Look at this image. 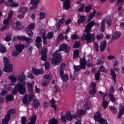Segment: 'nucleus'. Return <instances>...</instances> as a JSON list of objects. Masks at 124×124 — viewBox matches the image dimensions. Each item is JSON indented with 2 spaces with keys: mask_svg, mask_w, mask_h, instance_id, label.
Listing matches in <instances>:
<instances>
[{
  "mask_svg": "<svg viewBox=\"0 0 124 124\" xmlns=\"http://www.w3.org/2000/svg\"><path fill=\"white\" fill-rule=\"evenodd\" d=\"M47 48L42 49L40 53L41 55V60L45 62L47 60Z\"/></svg>",
  "mask_w": 124,
  "mask_h": 124,
  "instance_id": "nucleus-11",
  "label": "nucleus"
},
{
  "mask_svg": "<svg viewBox=\"0 0 124 124\" xmlns=\"http://www.w3.org/2000/svg\"><path fill=\"white\" fill-rule=\"evenodd\" d=\"M0 52L3 54L6 52V47L3 45H0Z\"/></svg>",
  "mask_w": 124,
  "mask_h": 124,
  "instance_id": "nucleus-32",
  "label": "nucleus"
},
{
  "mask_svg": "<svg viewBox=\"0 0 124 124\" xmlns=\"http://www.w3.org/2000/svg\"><path fill=\"white\" fill-rule=\"evenodd\" d=\"M54 93H59L60 92V87L58 86H54Z\"/></svg>",
  "mask_w": 124,
  "mask_h": 124,
  "instance_id": "nucleus-54",
  "label": "nucleus"
},
{
  "mask_svg": "<svg viewBox=\"0 0 124 124\" xmlns=\"http://www.w3.org/2000/svg\"><path fill=\"white\" fill-rule=\"evenodd\" d=\"M104 64V61L101 60V58H99L97 60V62L96 63V65H102Z\"/></svg>",
  "mask_w": 124,
  "mask_h": 124,
  "instance_id": "nucleus-34",
  "label": "nucleus"
},
{
  "mask_svg": "<svg viewBox=\"0 0 124 124\" xmlns=\"http://www.w3.org/2000/svg\"><path fill=\"white\" fill-rule=\"evenodd\" d=\"M100 72L98 71L95 75V79L96 81H98L100 78Z\"/></svg>",
  "mask_w": 124,
  "mask_h": 124,
  "instance_id": "nucleus-46",
  "label": "nucleus"
},
{
  "mask_svg": "<svg viewBox=\"0 0 124 124\" xmlns=\"http://www.w3.org/2000/svg\"><path fill=\"white\" fill-rule=\"evenodd\" d=\"M109 108L113 114H117V109L115 107L109 106Z\"/></svg>",
  "mask_w": 124,
  "mask_h": 124,
  "instance_id": "nucleus-43",
  "label": "nucleus"
},
{
  "mask_svg": "<svg viewBox=\"0 0 124 124\" xmlns=\"http://www.w3.org/2000/svg\"><path fill=\"white\" fill-rule=\"evenodd\" d=\"M73 68L75 70V71H76V72H79L80 71V70H84L86 69V67H84V66H82L81 64L78 65H74L73 67Z\"/></svg>",
  "mask_w": 124,
  "mask_h": 124,
  "instance_id": "nucleus-18",
  "label": "nucleus"
},
{
  "mask_svg": "<svg viewBox=\"0 0 124 124\" xmlns=\"http://www.w3.org/2000/svg\"><path fill=\"white\" fill-rule=\"evenodd\" d=\"M59 122L55 117H52L48 122V124H58Z\"/></svg>",
  "mask_w": 124,
  "mask_h": 124,
  "instance_id": "nucleus-26",
  "label": "nucleus"
},
{
  "mask_svg": "<svg viewBox=\"0 0 124 124\" xmlns=\"http://www.w3.org/2000/svg\"><path fill=\"white\" fill-rule=\"evenodd\" d=\"M15 48L16 51L17 52V53H22V52H23V50L25 49V46L22 44L16 45Z\"/></svg>",
  "mask_w": 124,
  "mask_h": 124,
  "instance_id": "nucleus-14",
  "label": "nucleus"
},
{
  "mask_svg": "<svg viewBox=\"0 0 124 124\" xmlns=\"http://www.w3.org/2000/svg\"><path fill=\"white\" fill-rule=\"evenodd\" d=\"M65 116L66 117L67 121H70V122H71V121H72V119H76V118H78V115H72L70 111H68L65 114Z\"/></svg>",
  "mask_w": 124,
  "mask_h": 124,
  "instance_id": "nucleus-10",
  "label": "nucleus"
},
{
  "mask_svg": "<svg viewBox=\"0 0 124 124\" xmlns=\"http://www.w3.org/2000/svg\"><path fill=\"white\" fill-rule=\"evenodd\" d=\"M94 43V46L95 47V51L96 52H98L99 51V49L98 48L99 47V46L98 45V44L96 42H93Z\"/></svg>",
  "mask_w": 124,
  "mask_h": 124,
  "instance_id": "nucleus-55",
  "label": "nucleus"
},
{
  "mask_svg": "<svg viewBox=\"0 0 124 124\" xmlns=\"http://www.w3.org/2000/svg\"><path fill=\"white\" fill-rule=\"evenodd\" d=\"M84 108L85 110H89V109H91V105L89 103H86L84 105Z\"/></svg>",
  "mask_w": 124,
  "mask_h": 124,
  "instance_id": "nucleus-49",
  "label": "nucleus"
},
{
  "mask_svg": "<svg viewBox=\"0 0 124 124\" xmlns=\"http://www.w3.org/2000/svg\"><path fill=\"white\" fill-rule=\"evenodd\" d=\"M35 29V24L33 23H30L28 26V30H31V31H33Z\"/></svg>",
  "mask_w": 124,
  "mask_h": 124,
  "instance_id": "nucleus-33",
  "label": "nucleus"
},
{
  "mask_svg": "<svg viewBox=\"0 0 124 124\" xmlns=\"http://www.w3.org/2000/svg\"><path fill=\"white\" fill-rule=\"evenodd\" d=\"M80 54V52L78 49H76L74 51V54L73 59H76V58H78L79 57Z\"/></svg>",
  "mask_w": 124,
  "mask_h": 124,
  "instance_id": "nucleus-28",
  "label": "nucleus"
},
{
  "mask_svg": "<svg viewBox=\"0 0 124 124\" xmlns=\"http://www.w3.org/2000/svg\"><path fill=\"white\" fill-rule=\"evenodd\" d=\"M108 97L110 100V101H111V102H116V98H115V97H114V95H113V94L112 93H109L108 94Z\"/></svg>",
  "mask_w": 124,
  "mask_h": 124,
  "instance_id": "nucleus-39",
  "label": "nucleus"
},
{
  "mask_svg": "<svg viewBox=\"0 0 124 124\" xmlns=\"http://www.w3.org/2000/svg\"><path fill=\"white\" fill-rule=\"evenodd\" d=\"M71 6L70 0H65L63 2V8L65 10H69Z\"/></svg>",
  "mask_w": 124,
  "mask_h": 124,
  "instance_id": "nucleus-15",
  "label": "nucleus"
},
{
  "mask_svg": "<svg viewBox=\"0 0 124 124\" xmlns=\"http://www.w3.org/2000/svg\"><path fill=\"white\" fill-rule=\"evenodd\" d=\"M44 78L48 80V83L51 81V79H52V76L50 75H46L44 76Z\"/></svg>",
  "mask_w": 124,
  "mask_h": 124,
  "instance_id": "nucleus-47",
  "label": "nucleus"
},
{
  "mask_svg": "<svg viewBox=\"0 0 124 124\" xmlns=\"http://www.w3.org/2000/svg\"><path fill=\"white\" fill-rule=\"evenodd\" d=\"M14 14V12H13V11H10L8 13L7 19L10 20H11V19H12V16H13Z\"/></svg>",
  "mask_w": 124,
  "mask_h": 124,
  "instance_id": "nucleus-45",
  "label": "nucleus"
},
{
  "mask_svg": "<svg viewBox=\"0 0 124 124\" xmlns=\"http://www.w3.org/2000/svg\"><path fill=\"white\" fill-rule=\"evenodd\" d=\"M32 105L35 109H38V108L40 106V102L37 99H33Z\"/></svg>",
  "mask_w": 124,
  "mask_h": 124,
  "instance_id": "nucleus-21",
  "label": "nucleus"
},
{
  "mask_svg": "<svg viewBox=\"0 0 124 124\" xmlns=\"http://www.w3.org/2000/svg\"><path fill=\"white\" fill-rule=\"evenodd\" d=\"M86 114V111L84 109H81L78 111L77 115L78 116H82V115H85Z\"/></svg>",
  "mask_w": 124,
  "mask_h": 124,
  "instance_id": "nucleus-41",
  "label": "nucleus"
},
{
  "mask_svg": "<svg viewBox=\"0 0 124 124\" xmlns=\"http://www.w3.org/2000/svg\"><path fill=\"white\" fill-rule=\"evenodd\" d=\"M100 30L101 32H104L105 31V21L104 20H102L101 22Z\"/></svg>",
  "mask_w": 124,
  "mask_h": 124,
  "instance_id": "nucleus-30",
  "label": "nucleus"
},
{
  "mask_svg": "<svg viewBox=\"0 0 124 124\" xmlns=\"http://www.w3.org/2000/svg\"><path fill=\"white\" fill-rule=\"evenodd\" d=\"M45 68L46 70H48L49 68H50V62H46L45 63Z\"/></svg>",
  "mask_w": 124,
  "mask_h": 124,
  "instance_id": "nucleus-56",
  "label": "nucleus"
},
{
  "mask_svg": "<svg viewBox=\"0 0 124 124\" xmlns=\"http://www.w3.org/2000/svg\"><path fill=\"white\" fill-rule=\"evenodd\" d=\"M59 51L56 50L52 54V57L53 58L51 60L52 64H54V65H59L62 62V54H59Z\"/></svg>",
  "mask_w": 124,
  "mask_h": 124,
  "instance_id": "nucleus-3",
  "label": "nucleus"
},
{
  "mask_svg": "<svg viewBox=\"0 0 124 124\" xmlns=\"http://www.w3.org/2000/svg\"><path fill=\"white\" fill-rule=\"evenodd\" d=\"M54 37V32L52 31L48 32L46 35V38L48 39L49 40H51V39H53Z\"/></svg>",
  "mask_w": 124,
  "mask_h": 124,
  "instance_id": "nucleus-29",
  "label": "nucleus"
},
{
  "mask_svg": "<svg viewBox=\"0 0 124 124\" xmlns=\"http://www.w3.org/2000/svg\"><path fill=\"white\" fill-rule=\"evenodd\" d=\"M46 17V14L43 12L40 13V17L39 19L40 20H43L45 19V17Z\"/></svg>",
  "mask_w": 124,
  "mask_h": 124,
  "instance_id": "nucleus-42",
  "label": "nucleus"
},
{
  "mask_svg": "<svg viewBox=\"0 0 124 124\" xmlns=\"http://www.w3.org/2000/svg\"><path fill=\"white\" fill-rule=\"evenodd\" d=\"M63 39V35H62V33H60L58 35V38H57L58 41H60V40H62Z\"/></svg>",
  "mask_w": 124,
  "mask_h": 124,
  "instance_id": "nucleus-63",
  "label": "nucleus"
},
{
  "mask_svg": "<svg viewBox=\"0 0 124 124\" xmlns=\"http://www.w3.org/2000/svg\"><path fill=\"white\" fill-rule=\"evenodd\" d=\"M86 16H80L78 20V25L80 24H84L86 22Z\"/></svg>",
  "mask_w": 124,
  "mask_h": 124,
  "instance_id": "nucleus-19",
  "label": "nucleus"
},
{
  "mask_svg": "<svg viewBox=\"0 0 124 124\" xmlns=\"http://www.w3.org/2000/svg\"><path fill=\"white\" fill-rule=\"evenodd\" d=\"M26 33L29 35L30 37L33 35V32L31 30H27L26 31Z\"/></svg>",
  "mask_w": 124,
  "mask_h": 124,
  "instance_id": "nucleus-53",
  "label": "nucleus"
},
{
  "mask_svg": "<svg viewBox=\"0 0 124 124\" xmlns=\"http://www.w3.org/2000/svg\"><path fill=\"white\" fill-rule=\"evenodd\" d=\"M27 118L26 117L23 116L22 117L21 120V124H27Z\"/></svg>",
  "mask_w": 124,
  "mask_h": 124,
  "instance_id": "nucleus-51",
  "label": "nucleus"
},
{
  "mask_svg": "<svg viewBox=\"0 0 124 124\" xmlns=\"http://www.w3.org/2000/svg\"><path fill=\"white\" fill-rule=\"evenodd\" d=\"M94 25H95V22L93 20L89 22L87 25L85 26V32L86 33H83L80 38V39L83 40V41L86 40L87 44L94 42V40H95L94 33H91V30L93 29V27Z\"/></svg>",
  "mask_w": 124,
  "mask_h": 124,
  "instance_id": "nucleus-2",
  "label": "nucleus"
},
{
  "mask_svg": "<svg viewBox=\"0 0 124 124\" xmlns=\"http://www.w3.org/2000/svg\"><path fill=\"white\" fill-rule=\"evenodd\" d=\"M91 10H92V5H88V6L85 7L84 9V11L86 13H89V12H90Z\"/></svg>",
  "mask_w": 124,
  "mask_h": 124,
  "instance_id": "nucleus-40",
  "label": "nucleus"
},
{
  "mask_svg": "<svg viewBox=\"0 0 124 124\" xmlns=\"http://www.w3.org/2000/svg\"><path fill=\"white\" fill-rule=\"evenodd\" d=\"M101 113L99 111H97L96 115L94 114V120L95 122H98L100 124H108V122L106 119L101 118Z\"/></svg>",
  "mask_w": 124,
  "mask_h": 124,
  "instance_id": "nucleus-6",
  "label": "nucleus"
},
{
  "mask_svg": "<svg viewBox=\"0 0 124 124\" xmlns=\"http://www.w3.org/2000/svg\"><path fill=\"white\" fill-rule=\"evenodd\" d=\"M45 31V30H41L40 33L42 35V37L43 38V42L44 45H48V42L47 39V36L46 35V32H43Z\"/></svg>",
  "mask_w": 124,
  "mask_h": 124,
  "instance_id": "nucleus-12",
  "label": "nucleus"
},
{
  "mask_svg": "<svg viewBox=\"0 0 124 124\" xmlns=\"http://www.w3.org/2000/svg\"><path fill=\"white\" fill-rule=\"evenodd\" d=\"M61 78L62 79V81H63V82H65V83H66L67 81H68V76L66 75V74H64L63 76L61 77Z\"/></svg>",
  "mask_w": 124,
  "mask_h": 124,
  "instance_id": "nucleus-38",
  "label": "nucleus"
},
{
  "mask_svg": "<svg viewBox=\"0 0 124 124\" xmlns=\"http://www.w3.org/2000/svg\"><path fill=\"white\" fill-rule=\"evenodd\" d=\"M32 72L33 73L34 75L38 76L40 74H44V69L42 68L40 69L33 68L32 69Z\"/></svg>",
  "mask_w": 124,
  "mask_h": 124,
  "instance_id": "nucleus-13",
  "label": "nucleus"
},
{
  "mask_svg": "<svg viewBox=\"0 0 124 124\" xmlns=\"http://www.w3.org/2000/svg\"><path fill=\"white\" fill-rule=\"evenodd\" d=\"M121 36V32H116L115 33H113L112 35V38H115V39H117L119 38Z\"/></svg>",
  "mask_w": 124,
  "mask_h": 124,
  "instance_id": "nucleus-35",
  "label": "nucleus"
},
{
  "mask_svg": "<svg viewBox=\"0 0 124 124\" xmlns=\"http://www.w3.org/2000/svg\"><path fill=\"white\" fill-rule=\"evenodd\" d=\"M81 46V44H80V42L79 41H76L74 43V45L73 46V47L74 49H76V48H80V46Z\"/></svg>",
  "mask_w": 124,
  "mask_h": 124,
  "instance_id": "nucleus-36",
  "label": "nucleus"
},
{
  "mask_svg": "<svg viewBox=\"0 0 124 124\" xmlns=\"http://www.w3.org/2000/svg\"><path fill=\"white\" fill-rule=\"evenodd\" d=\"M124 2V0H118L117 2V6H121Z\"/></svg>",
  "mask_w": 124,
  "mask_h": 124,
  "instance_id": "nucleus-58",
  "label": "nucleus"
},
{
  "mask_svg": "<svg viewBox=\"0 0 124 124\" xmlns=\"http://www.w3.org/2000/svg\"><path fill=\"white\" fill-rule=\"evenodd\" d=\"M34 98V94L33 93H30V95L28 98L29 102H31L32 99Z\"/></svg>",
  "mask_w": 124,
  "mask_h": 124,
  "instance_id": "nucleus-48",
  "label": "nucleus"
},
{
  "mask_svg": "<svg viewBox=\"0 0 124 124\" xmlns=\"http://www.w3.org/2000/svg\"><path fill=\"white\" fill-rule=\"evenodd\" d=\"M5 41H7V42H9V41H11V36L10 35H7L5 38Z\"/></svg>",
  "mask_w": 124,
  "mask_h": 124,
  "instance_id": "nucleus-62",
  "label": "nucleus"
},
{
  "mask_svg": "<svg viewBox=\"0 0 124 124\" xmlns=\"http://www.w3.org/2000/svg\"><path fill=\"white\" fill-rule=\"evenodd\" d=\"M80 64L86 67V65H87V61L86 60V57L83 56L82 59H80Z\"/></svg>",
  "mask_w": 124,
  "mask_h": 124,
  "instance_id": "nucleus-25",
  "label": "nucleus"
},
{
  "mask_svg": "<svg viewBox=\"0 0 124 124\" xmlns=\"http://www.w3.org/2000/svg\"><path fill=\"white\" fill-rule=\"evenodd\" d=\"M124 114V106L123 105H120L119 111L118 114V119H122V117Z\"/></svg>",
  "mask_w": 124,
  "mask_h": 124,
  "instance_id": "nucleus-16",
  "label": "nucleus"
},
{
  "mask_svg": "<svg viewBox=\"0 0 124 124\" xmlns=\"http://www.w3.org/2000/svg\"><path fill=\"white\" fill-rule=\"evenodd\" d=\"M61 120L62 121V122L63 123H64V124H66V117L65 116V115H63L62 116H61Z\"/></svg>",
  "mask_w": 124,
  "mask_h": 124,
  "instance_id": "nucleus-64",
  "label": "nucleus"
},
{
  "mask_svg": "<svg viewBox=\"0 0 124 124\" xmlns=\"http://www.w3.org/2000/svg\"><path fill=\"white\" fill-rule=\"evenodd\" d=\"M13 95H13L12 93V94H10L7 95L5 97L6 101H7L8 102L9 101H13V100H14V96Z\"/></svg>",
  "mask_w": 124,
  "mask_h": 124,
  "instance_id": "nucleus-23",
  "label": "nucleus"
},
{
  "mask_svg": "<svg viewBox=\"0 0 124 124\" xmlns=\"http://www.w3.org/2000/svg\"><path fill=\"white\" fill-rule=\"evenodd\" d=\"M70 50V46L66 44H62L59 46V51H64L65 53H68Z\"/></svg>",
  "mask_w": 124,
  "mask_h": 124,
  "instance_id": "nucleus-9",
  "label": "nucleus"
},
{
  "mask_svg": "<svg viewBox=\"0 0 124 124\" xmlns=\"http://www.w3.org/2000/svg\"><path fill=\"white\" fill-rule=\"evenodd\" d=\"M8 29H9V26L8 25H5L0 29V31H5V30H8Z\"/></svg>",
  "mask_w": 124,
  "mask_h": 124,
  "instance_id": "nucleus-52",
  "label": "nucleus"
},
{
  "mask_svg": "<svg viewBox=\"0 0 124 124\" xmlns=\"http://www.w3.org/2000/svg\"><path fill=\"white\" fill-rule=\"evenodd\" d=\"M27 90L30 93H33V87L31 82H27Z\"/></svg>",
  "mask_w": 124,
  "mask_h": 124,
  "instance_id": "nucleus-20",
  "label": "nucleus"
},
{
  "mask_svg": "<svg viewBox=\"0 0 124 124\" xmlns=\"http://www.w3.org/2000/svg\"><path fill=\"white\" fill-rule=\"evenodd\" d=\"M22 102L24 103V104H26V105L29 104V101H28V94H26L24 95L22 98Z\"/></svg>",
  "mask_w": 124,
  "mask_h": 124,
  "instance_id": "nucleus-27",
  "label": "nucleus"
},
{
  "mask_svg": "<svg viewBox=\"0 0 124 124\" xmlns=\"http://www.w3.org/2000/svg\"><path fill=\"white\" fill-rule=\"evenodd\" d=\"M37 118V117L36 116H33L31 118V121L30 123H32V124H35V122H36Z\"/></svg>",
  "mask_w": 124,
  "mask_h": 124,
  "instance_id": "nucleus-57",
  "label": "nucleus"
},
{
  "mask_svg": "<svg viewBox=\"0 0 124 124\" xmlns=\"http://www.w3.org/2000/svg\"><path fill=\"white\" fill-rule=\"evenodd\" d=\"M18 12L21 13V14L25 15V13H27V12H28V8L26 7H21L18 10Z\"/></svg>",
  "mask_w": 124,
  "mask_h": 124,
  "instance_id": "nucleus-24",
  "label": "nucleus"
},
{
  "mask_svg": "<svg viewBox=\"0 0 124 124\" xmlns=\"http://www.w3.org/2000/svg\"><path fill=\"white\" fill-rule=\"evenodd\" d=\"M90 94H95L96 93V90L95 89H91L89 91Z\"/></svg>",
  "mask_w": 124,
  "mask_h": 124,
  "instance_id": "nucleus-60",
  "label": "nucleus"
},
{
  "mask_svg": "<svg viewBox=\"0 0 124 124\" xmlns=\"http://www.w3.org/2000/svg\"><path fill=\"white\" fill-rule=\"evenodd\" d=\"M35 43H41L42 42L41 38L39 36L37 37L35 40Z\"/></svg>",
  "mask_w": 124,
  "mask_h": 124,
  "instance_id": "nucleus-61",
  "label": "nucleus"
},
{
  "mask_svg": "<svg viewBox=\"0 0 124 124\" xmlns=\"http://www.w3.org/2000/svg\"><path fill=\"white\" fill-rule=\"evenodd\" d=\"M106 45H107V43L106 42V41H104L101 43L100 46V50L101 52H104V51H105Z\"/></svg>",
  "mask_w": 124,
  "mask_h": 124,
  "instance_id": "nucleus-22",
  "label": "nucleus"
},
{
  "mask_svg": "<svg viewBox=\"0 0 124 124\" xmlns=\"http://www.w3.org/2000/svg\"><path fill=\"white\" fill-rule=\"evenodd\" d=\"M16 111L13 110L12 108L9 109L7 112L4 118L2 120V124H8V122L11 119V115H15Z\"/></svg>",
  "mask_w": 124,
  "mask_h": 124,
  "instance_id": "nucleus-5",
  "label": "nucleus"
},
{
  "mask_svg": "<svg viewBox=\"0 0 124 124\" xmlns=\"http://www.w3.org/2000/svg\"><path fill=\"white\" fill-rule=\"evenodd\" d=\"M19 40H21V41H26L28 42V43H30L31 41V38L27 37L26 36L23 35L21 36H17L16 37Z\"/></svg>",
  "mask_w": 124,
  "mask_h": 124,
  "instance_id": "nucleus-17",
  "label": "nucleus"
},
{
  "mask_svg": "<svg viewBox=\"0 0 124 124\" xmlns=\"http://www.w3.org/2000/svg\"><path fill=\"white\" fill-rule=\"evenodd\" d=\"M19 82L14 87L13 90L11 92V93L13 95H16L18 92L19 94H26L27 93V88L26 85V75L24 74L20 75L18 77Z\"/></svg>",
  "mask_w": 124,
  "mask_h": 124,
  "instance_id": "nucleus-1",
  "label": "nucleus"
},
{
  "mask_svg": "<svg viewBox=\"0 0 124 124\" xmlns=\"http://www.w3.org/2000/svg\"><path fill=\"white\" fill-rule=\"evenodd\" d=\"M20 54L18 52L14 51L12 53V56L14 57V58H16V57H17V58L18 57V56H19Z\"/></svg>",
  "mask_w": 124,
  "mask_h": 124,
  "instance_id": "nucleus-59",
  "label": "nucleus"
},
{
  "mask_svg": "<svg viewBox=\"0 0 124 124\" xmlns=\"http://www.w3.org/2000/svg\"><path fill=\"white\" fill-rule=\"evenodd\" d=\"M40 0H31L30 3L31 4V6L30 7V11H32V10H34L36 8L38 7V3H39Z\"/></svg>",
  "mask_w": 124,
  "mask_h": 124,
  "instance_id": "nucleus-8",
  "label": "nucleus"
},
{
  "mask_svg": "<svg viewBox=\"0 0 124 124\" xmlns=\"http://www.w3.org/2000/svg\"><path fill=\"white\" fill-rule=\"evenodd\" d=\"M99 71H100V72H104V73H107V69L105 68L104 66H100Z\"/></svg>",
  "mask_w": 124,
  "mask_h": 124,
  "instance_id": "nucleus-44",
  "label": "nucleus"
},
{
  "mask_svg": "<svg viewBox=\"0 0 124 124\" xmlns=\"http://www.w3.org/2000/svg\"><path fill=\"white\" fill-rule=\"evenodd\" d=\"M19 5H20L19 3L13 1V2H12V4L10 5V6H11V7H18Z\"/></svg>",
  "mask_w": 124,
  "mask_h": 124,
  "instance_id": "nucleus-50",
  "label": "nucleus"
},
{
  "mask_svg": "<svg viewBox=\"0 0 124 124\" xmlns=\"http://www.w3.org/2000/svg\"><path fill=\"white\" fill-rule=\"evenodd\" d=\"M105 21L106 22L108 27H111V26H112V19H111L110 17L106 18Z\"/></svg>",
  "mask_w": 124,
  "mask_h": 124,
  "instance_id": "nucleus-37",
  "label": "nucleus"
},
{
  "mask_svg": "<svg viewBox=\"0 0 124 124\" xmlns=\"http://www.w3.org/2000/svg\"><path fill=\"white\" fill-rule=\"evenodd\" d=\"M115 71H116V72H119L120 70L117 68H113V69H110V75L113 79L114 84H116V82H117V74Z\"/></svg>",
  "mask_w": 124,
  "mask_h": 124,
  "instance_id": "nucleus-7",
  "label": "nucleus"
},
{
  "mask_svg": "<svg viewBox=\"0 0 124 124\" xmlns=\"http://www.w3.org/2000/svg\"><path fill=\"white\" fill-rule=\"evenodd\" d=\"M4 67L3 68V71L6 72L7 73H9L12 72L13 70V65L10 64L9 60L7 57H4L3 59Z\"/></svg>",
  "mask_w": 124,
  "mask_h": 124,
  "instance_id": "nucleus-4",
  "label": "nucleus"
},
{
  "mask_svg": "<svg viewBox=\"0 0 124 124\" xmlns=\"http://www.w3.org/2000/svg\"><path fill=\"white\" fill-rule=\"evenodd\" d=\"M8 79L10 80L11 82H16L17 81V78H16L14 75L9 76L8 77Z\"/></svg>",
  "mask_w": 124,
  "mask_h": 124,
  "instance_id": "nucleus-31",
  "label": "nucleus"
}]
</instances>
